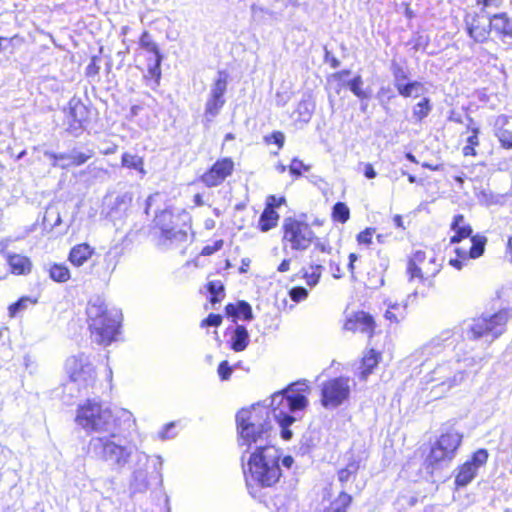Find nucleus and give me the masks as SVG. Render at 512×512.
I'll return each mask as SVG.
<instances>
[{"instance_id": "ddd939ff", "label": "nucleus", "mask_w": 512, "mask_h": 512, "mask_svg": "<svg viewBox=\"0 0 512 512\" xmlns=\"http://www.w3.org/2000/svg\"><path fill=\"white\" fill-rule=\"evenodd\" d=\"M488 456L486 449H479L474 452L471 459L466 461L459 468V472L455 478L456 485H468L475 478L478 469L486 464Z\"/></svg>"}, {"instance_id": "aec40b11", "label": "nucleus", "mask_w": 512, "mask_h": 512, "mask_svg": "<svg viewBox=\"0 0 512 512\" xmlns=\"http://www.w3.org/2000/svg\"><path fill=\"white\" fill-rule=\"evenodd\" d=\"M466 30L475 42H484L490 33V21L486 22L477 15H467L465 17Z\"/></svg>"}, {"instance_id": "37998d69", "label": "nucleus", "mask_w": 512, "mask_h": 512, "mask_svg": "<svg viewBox=\"0 0 512 512\" xmlns=\"http://www.w3.org/2000/svg\"><path fill=\"white\" fill-rule=\"evenodd\" d=\"M121 257V251L115 246L110 248L104 255V263L106 265V270L111 274Z\"/></svg>"}, {"instance_id": "de8ad7c7", "label": "nucleus", "mask_w": 512, "mask_h": 512, "mask_svg": "<svg viewBox=\"0 0 512 512\" xmlns=\"http://www.w3.org/2000/svg\"><path fill=\"white\" fill-rule=\"evenodd\" d=\"M36 303H37L36 299H33L31 297H27V296L22 297L17 302H15L14 304H12L9 307V314H10L11 317H14V316H16L17 313H19L21 311H24L29 306H32V305H34Z\"/></svg>"}, {"instance_id": "c9c22d12", "label": "nucleus", "mask_w": 512, "mask_h": 512, "mask_svg": "<svg viewBox=\"0 0 512 512\" xmlns=\"http://www.w3.org/2000/svg\"><path fill=\"white\" fill-rule=\"evenodd\" d=\"M279 215L271 207H266L259 219V226L261 231L267 232L278 223Z\"/></svg>"}, {"instance_id": "5fc2aeb1", "label": "nucleus", "mask_w": 512, "mask_h": 512, "mask_svg": "<svg viewBox=\"0 0 512 512\" xmlns=\"http://www.w3.org/2000/svg\"><path fill=\"white\" fill-rule=\"evenodd\" d=\"M208 291L212 295L211 302L215 303L219 301L217 296L224 291L223 284L221 281H210L208 283Z\"/></svg>"}, {"instance_id": "5701e85b", "label": "nucleus", "mask_w": 512, "mask_h": 512, "mask_svg": "<svg viewBox=\"0 0 512 512\" xmlns=\"http://www.w3.org/2000/svg\"><path fill=\"white\" fill-rule=\"evenodd\" d=\"M140 46L146 51L155 55V63L152 67H150L149 70L153 76L159 77L161 74L160 66L163 57L159 51L158 45L152 40L150 34L147 31L143 32L140 38Z\"/></svg>"}, {"instance_id": "473e14b6", "label": "nucleus", "mask_w": 512, "mask_h": 512, "mask_svg": "<svg viewBox=\"0 0 512 512\" xmlns=\"http://www.w3.org/2000/svg\"><path fill=\"white\" fill-rule=\"evenodd\" d=\"M351 502L352 496L345 491H341L338 496L323 510V512H347Z\"/></svg>"}, {"instance_id": "774afa93", "label": "nucleus", "mask_w": 512, "mask_h": 512, "mask_svg": "<svg viewBox=\"0 0 512 512\" xmlns=\"http://www.w3.org/2000/svg\"><path fill=\"white\" fill-rule=\"evenodd\" d=\"M465 261L466 260L457 256V258H455V259H450L449 264L451 266H453L454 268H456L457 270H461Z\"/></svg>"}, {"instance_id": "c85d7f7f", "label": "nucleus", "mask_w": 512, "mask_h": 512, "mask_svg": "<svg viewBox=\"0 0 512 512\" xmlns=\"http://www.w3.org/2000/svg\"><path fill=\"white\" fill-rule=\"evenodd\" d=\"M7 261L11 267V271L14 274H28L31 271V261L28 257L20 254H9Z\"/></svg>"}, {"instance_id": "2f4dec72", "label": "nucleus", "mask_w": 512, "mask_h": 512, "mask_svg": "<svg viewBox=\"0 0 512 512\" xmlns=\"http://www.w3.org/2000/svg\"><path fill=\"white\" fill-rule=\"evenodd\" d=\"M248 343L249 334L247 329L242 325L236 326L231 338V348L235 352H240L246 349Z\"/></svg>"}, {"instance_id": "c756f323", "label": "nucleus", "mask_w": 512, "mask_h": 512, "mask_svg": "<svg viewBox=\"0 0 512 512\" xmlns=\"http://www.w3.org/2000/svg\"><path fill=\"white\" fill-rule=\"evenodd\" d=\"M378 362L379 354L374 349L368 350L361 360L359 367L360 377L365 380L372 373V370L377 366Z\"/></svg>"}, {"instance_id": "864d4df0", "label": "nucleus", "mask_w": 512, "mask_h": 512, "mask_svg": "<svg viewBox=\"0 0 512 512\" xmlns=\"http://www.w3.org/2000/svg\"><path fill=\"white\" fill-rule=\"evenodd\" d=\"M302 170L309 171L310 166L304 164L301 160L294 158L289 166L290 173L295 176H300L302 174Z\"/></svg>"}, {"instance_id": "338daca9", "label": "nucleus", "mask_w": 512, "mask_h": 512, "mask_svg": "<svg viewBox=\"0 0 512 512\" xmlns=\"http://www.w3.org/2000/svg\"><path fill=\"white\" fill-rule=\"evenodd\" d=\"M271 138L273 139L274 143H276L279 147L283 146L284 140H285V137H284L283 133H281V132H274L272 134Z\"/></svg>"}, {"instance_id": "9d476101", "label": "nucleus", "mask_w": 512, "mask_h": 512, "mask_svg": "<svg viewBox=\"0 0 512 512\" xmlns=\"http://www.w3.org/2000/svg\"><path fill=\"white\" fill-rule=\"evenodd\" d=\"M350 391V378L337 377L330 379L322 384L321 404L327 409H334L349 398Z\"/></svg>"}, {"instance_id": "a19ab883", "label": "nucleus", "mask_w": 512, "mask_h": 512, "mask_svg": "<svg viewBox=\"0 0 512 512\" xmlns=\"http://www.w3.org/2000/svg\"><path fill=\"white\" fill-rule=\"evenodd\" d=\"M226 310L228 314L242 316L245 320L252 319V309L247 302L241 301L236 306L229 304L227 305Z\"/></svg>"}, {"instance_id": "a878e982", "label": "nucleus", "mask_w": 512, "mask_h": 512, "mask_svg": "<svg viewBox=\"0 0 512 512\" xmlns=\"http://www.w3.org/2000/svg\"><path fill=\"white\" fill-rule=\"evenodd\" d=\"M451 229L455 232V235L451 237L450 242L458 243L464 238H468L472 234V228L469 224L464 221V216L461 214L455 215L451 223Z\"/></svg>"}, {"instance_id": "0eeeda50", "label": "nucleus", "mask_w": 512, "mask_h": 512, "mask_svg": "<svg viewBox=\"0 0 512 512\" xmlns=\"http://www.w3.org/2000/svg\"><path fill=\"white\" fill-rule=\"evenodd\" d=\"M508 318L507 310L499 311L491 316H481L465 323L464 332L470 339L490 336L491 340H494L504 332Z\"/></svg>"}, {"instance_id": "393cba45", "label": "nucleus", "mask_w": 512, "mask_h": 512, "mask_svg": "<svg viewBox=\"0 0 512 512\" xmlns=\"http://www.w3.org/2000/svg\"><path fill=\"white\" fill-rule=\"evenodd\" d=\"M429 257L427 256L425 251L417 250L415 251L408 260L407 264V275L409 282L415 281V276H421L420 266H423L427 263Z\"/></svg>"}, {"instance_id": "603ef678", "label": "nucleus", "mask_w": 512, "mask_h": 512, "mask_svg": "<svg viewBox=\"0 0 512 512\" xmlns=\"http://www.w3.org/2000/svg\"><path fill=\"white\" fill-rule=\"evenodd\" d=\"M132 194L124 192L115 198L113 209L118 211H126L132 202Z\"/></svg>"}, {"instance_id": "6e6d98bb", "label": "nucleus", "mask_w": 512, "mask_h": 512, "mask_svg": "<svg viewBox=\"0 0 512 512\" xmlns=\"http://www.w3.org/2000/svg\"><path fill=\"white\" fill-rule=\"evenodd\" d=\"M375 233V228H366L357 235V241L362 245H370Z\"/></svg>"}, {"instance_id": "cd10ccee", "label": "nucleus", "mask_w": 512, "mask_h": 512, "mask_svg": "<svg viewBox=\"0 0 512 512\" xmlns=\"http://www.w3.org/2000/svg\"><path fill=\"white\" fill-rule=\"evenodd\" d=\"M461 442L462 435L457 432H448L443 434L436 441V443L439 444V447L448 452V454H450L453 458Z\"/></svg>"}, {"instance_id": "f704fd0d", "label": "nucleus", "mask_w": 512, "mask_h": 512, "mask_svg": "<svg viewBox=\"0 0 512 512\" xmlns=\"http://www.w3.org/2000/svg\"><path fill=\"white\" fill-rule=\"evenodd\" d=\"M85 107L79 101L70 102L69 113L67 115L68 119H72L73 123L70 124L71 129L77 130L81 128L82 120L85 116Z\"/></svg>"}, {"instance_id": "bf43d9fd", "label": "nucleus", "mask_w": 512, "mask_h": 512, "mask_svg": "<svg viewBox=\"0 0 512 512\" xmlns=\"http://www.w3.org/2000/svg\"><path fill=\"white\" fill-rule=\"evenodd\" d=\"M218 374L222 380H228L232 374V368L227 361H222L218 366Z\"/></svg>"}, {"instance_id": "4d7b16f0", "label": "nucleus", "mask_w": 512, "mask_h": 512, "mask_svg": "<svg viewBox=\"0 0 512 512\" xmlns=\"http://www.w3.org/2000/svg\"><path fill=\"white\" fill-rule=\"evenodd\" d=\"M289 296L294 302H300L307 298L308 291L304 287H293L289 291Z\"/></svg>"}, {"instance_id": "423d86ee", "label": "nucleus", "mask_w": 512, "mask_h": 512, "mask_svg": "<svg viewBox=\"0 0 512 512\" xmlns=\"http://www.w3.org/2000/svg\"><path fill=\"white\" fill-rule=\"evenodd\" d=\"M467 361L468 359L460 360L459 358H453L438 363L430 372L429 381L435 382L436 387L442 392L450 391L466 380Z\"/></svg>"}, {"instance_id": "4c0bfd02", "label": "nucleus", "mask_w": 512, "mask_h": 512, "mask_svg": "<svg viewBox=\"0 0 512 512\" xmlns=\"http://www.w3.org/2000/svg\"><path fill=\"white\" fill-rule=\"evenodd\" d=\"M443 351V343L441 339H433L428 344L424 345L418 352V360L424 358L426 361L430 356L438 355Z\"/></svg>"}, {"instance_id": "f03ea898", "label": "nucleus", "mask_w": 512, "mask_h": 512, "mask_svg": "<svg viewBox=\"0 0 512 512\" xmlns=\"http://www.w3.org/2000/svg\"><path fill=\"white\" fill-rule=\"evenodd\" d=\"M89 447L99 460L116 472H122L137 458L141 464L146 460V452L133 441L118 435L117 430L105 436H93Z\"/></svg>"}, {"instance_id": "4468645a", "label": "nucleus", "mask_w": 512, "mask_h": 512, "mask_svg": "<svg viewBox=\"0 0 512 512\" xmlns=\"http://www.w3.org/2000/svg\"><path fill=\"white\" fill-rule=\"evenodd\" d=\"M442 264L437 261V258L434 254L429 256L427 263L423 266H420L421 276H415V280H418L421 284V287H416L414 291L407 296L409 300L411 297H415L418 294L425 295L426 289H431L434 287L435 282L434 278L441 271Z\"/></svg>"}, {"instance_id": "c03bdc74", "label": "nucleus", "mask_w": 512, "mask_h": 512, "mask_svg": "<svg viewBox=\"0 0 512 512\" xmlns=\"http://www.w3.org/2000/svg\"><path fill=\"white\" fill-rule=\"evenodd\" d=\"M314 103L309 99H303L299 102L296 113L298 118L304 122H308L314 111Z\"/></svg>"}, {"instance_id": "680f3d73", "label": "nucleus", "mask_w": 512, "mask_h": 512, "mask_svg": "<svg viewBox=\"0 0 512 512\" xmlns=\"http://www.w3.org/2000/svg\"><path fill=\"white\" fill-rule=\"evenodd\" d=\"M503 0H477L478 5H482L483 8H498Z\"/></svg>"}, {"instance_id": "58836bf2", "label": "nucleus", "mask_w": 512, "mask_h": 512, "mask_svg": "<svg viewBox=\"0 0 512 512\" xmlns=\"http://www.w3.org/2000/svg\"><path fill=\"white\" fill-rule=\"evenodd\" d=\"M423 84L418 81L404 82L397 87L398 93L403 97H418L423 92Z\"/></svg>"}, {"instance_id": "9b49d317", "label": "nucleus", "mask_w": 512, "mask_h": 512, "mask_svg": "<svg viewBox=\"0 0 512 512\" xmlns=\"http://www.w3.org/2000/svg\"><path fill=\"white\" fill-rule=\"evenodd\" d=\"M155 225L161 230L164 244H179L187 240V231L176 229L173 224V214L169 209L162 210L155 216Z\"/></svg>"}, {"instance_id": "49530a36", "label": "nucleus", "mask_w": 512, "mask_h": 512, "mask_svg": "<svg viewBox=\"0 0 512 512\" xmlns=\"http://www.w3.org/2000/svg\"><path fill=\"white\" fill-rule=\"evenodd\" d=\"M471 132H472V135H470L467 138V144L463 147V150H462L464 156H475L476 155L475 146L479 145V139H478L479 128L473 127V128H471Z\"/></svg>"}, {"instance_id": "2eb2a0df", "label": "nucleus", "mask_w": 512, "mask_h": 512, "mask_svg": "<svg viewBox=\"0 0 512 512\" xmlns=\"http://www.w3.org/2000/svg\"><path fill=\"white\" fill-rule=\"evenodd\" d=\"M233 169L234 162L230 158L220 159L202 175L201 180L207 187L218 186L232 174Z\"/></svg>"}, {"instance_id": "7ed1b4c3", "label": "nucleus", "mask_w": 512, "mask_h": 512, "mask_svg": "<svg viewBox=\"0 0 512 512\" xmlns=\"http://www.w3.org/2000/svg\"><path fill=\"white\" fill-rule=\"evenodd\" d=\"M308 390L309 386L306 381H297L271 396L270 406L273 416L281 428V436L284 440H290L293 436L289 427L297 420V417L292 414L303 411L308 405L306 397Z\"/></svg>"}, {"instance_id": "a18cd8bd", "label": "nucleus", "mask_w": 512, "mask_h": 512, "mask_svg": "<svg viewBox=\"0 0 512 512\" xmlns=\"http://www.w3.org/2000/svg\"><path fill=\"white\" fill-rule=\"evenodd\" d=\"M350 217V210L343 202H337L332 209V218L339 223H346Z\"/></svg>"}, {"instance_id": "f3484780", "label": "nucleus", "mask_w": 512, "mask_h": 512, "mask_svg": "<svg viewBox=\"0 0 512 512\" xmlns=\"http://www.w3.org/2000/svg\"><path fill=\"white\" fill-rule=\"evenodd\" d=\"M93 155L94 152L92 150H88L87 152H80L74 149L69 153L60 154L48 151L45 152V156L53 160L52 165L62 169H66L70 166H80L87 162Z\"/></svg>"}, {"instance_id": "6e6552de", "label": "nucleus", "mask_w": 512, "mask_h": 512, "mask_svg": "<svg viewBox=\"0 0 512 512\" xmlns=\"http://www.w3.org/2000/svg\"><path fill=\"white\" fill-rule=\"evenodd\" d=\"M283 245L295 251H304L316 238L310 225L292 217L285 218L282 224Z\"/></svg>"}, {"instance_id": "ea45409f", "label": "nucleus", "mask_w": 512, "mask_h": 512, "mask_svg": "<svg viewBox=\"0 0 512 512\" xmlns=\"http://www.w3.org/2000/svg\"><path fill=\"white\" fill-rule=\"evenodd\" d=\"M359 469V463L356 460L350 461L347 466L338 471V480L345 486L350 480H354Z\"/></svg>"}, {"instance_id": "3c124183", "label": "nucleus", "mask_w": 512, "mask_h": 512, "mask_svg": "<svg viewBox=\"0 0 512 512\" xmlns=\"http://www.w3.org/2000/svg\"><path fill=\"white\" fill-rule=\"evenodd\" d=\"M431 110L430 101L428 98H423L419 103H417L413 109V116L416 120L421 121L425 117L428 116Z\"/></svg>"}, {"instance_id": "e433bc0d", "label": "nucleus", "mask_w": 512, "mask_h": 512, "mask_svg": "<svg viewBox=\"0 0 512 512\" xmlns=\"http://www.w3.org/2000/svg\"><path fill=\"white\" fill-rule=\"evenodd\" d=\"M121 162L123 167L137 170L142 177L146 175V170L144 169V160L142 157L136 154L124 153L122 155Z\"/></svg>"}, {"instance_id": "0e129e2a", "label": "nucleus", "mask_w": 512, "mask_h": 512, "mask_svg": "<svg viewBox=\"0 0 512 512\" xmlns=\"http://www.w3.org/2000/svg\"><path fill=\"white\" fill-rule=\"evenodd\" d=\"M174 426H175V424L173 422L165 425L164 428L159 432V437L162 440L172 438L174 435H169V433H170V430L174 428Z\"/></svg>"}, {"instance_id": "4be33fe9", "label": "nucleus", "mask_w": 512, "mask_h": 512, "mask_svg": "<svg viewBox=\"0 0 512 512\" xmlns=\"http://www.w3.org/2000/svg\"><path fill=\"white\" fill-rule=\"evenodd\" d=\"M508 125L509 118L506 115H500L495 119L494 134L505 149L512 148V131L508 129Z\"/></svg>"}, {"instance_id": "20e7f679", "label": "nucleus", "mask_w": 512, "mask_h": 512, "mask_svg": "<svg viewBox=\"0 0 512 512\" xmlns=\"http://www.w3.org/2000/svg\"><path fill=\"white\" fill-rule=\"evenodd\" d=\"M75 422L87 433H95V436H105L118 427L112 411L96 400H86L78 406Z\"/></svg>"}, {"instance_id": "1a4fd4ad", "label": "nucleus", "mask_w": 512, "mask_h": 512, "mask_svg": "<svg viewBox=\"0 0 512 512\" xmlns=\"http://www.w3.org/2000/svg\"><path fill=\"white\" fill-rule=\"evenodd\" d=\"M65 369L70 380L80 389L93 387L96 382V369L89 355L79 352L67 358Z\"/></svg>"}, {"instance_id": "13d9d810", "label": "nucleus", "mask_w": 512, "mask_h": 512, "mask_svg": "<svg viewBox=\"0 0 512 512\" xmlns=\"http://www.w3.org/2000/svg\"><path fill=\"white\" fill-rule=\"evenodd\" d=\"M223 240H216L212 245H206L201 251V255L209 256L220 250L223 246Z\"/></svg>"}, {"instance_id": "69168bd1", "label": "nucleus", "mask_w": 512, "mask_h": 512, "mask_svg": "<svg viewBox=\"0 0 512 512\" xmlns=\"http://www.w3.org/2000/svg\"><path fill=\"white\" fill-rule=\"evenodd\" d=\"M284 201V198L277 199L275 196H270L268 198L267 207H271L274 209V207L280 206Z\"/></svg>"}, {"instance_id": "39448f33", "label": "nucleus", "mask_w": 512, "mask_h": 512, "mask_svg": "<svg viewBox=\"0 0 512 512\" xmlns=\"http://www.w3.org/2000/svg\"><path fill=\"white\" fill-rule=\"evenodd\" d=\"M87 317L91 334L99 344H110L120 325V314L117 310H108L105 303L96 298L88 303Z\"/></svg>"}, {"instance_id": "e2e57ef3", "label": "nucleus", "mask_w": 512, "mask_h": 512, "mask_svg": "<svg viewBox=\"0 0 512 512\" xmlns=\"http://www.w3.org/2000/svg\"><path fill=\"white\" fill-rule=\"evenodd\" d=\"M362 165L364 167L363 173H364L366 178L373 179V178H375L377 176V173L374 170L372 164H370V163H362Z\"/></svg>"}, {"instance_id": "412c9836", "label": "nucleus", "mask_w": 512, "mask_h": 512, "mask_svg": "<svg viewBox=\"0 0 512 512\" xmlns=\"http://www.w3.org/2000/svg\"><path fill=\"white\" fill-rule=\"evenodd\" d=\"M471 243H472V245L469 248V250L462 248V247L456 248L455 252H456L457 256H459L460 258H462L464 260L477 259L480 256H482L485 251V245L487 243V238L483 235L477 234V235H474L471 237Z\"/></svg>"}, {"instance_id": "8fccbe9b", "label": "nucleus", "mask_w": 512, "mask_h": 512, "mask_svg": "<svg viewBox=\"0 0 512 512\" xmlns=\"http://www.w3.org/2000/svg\"><path fill=\"white\" fill-rule=\"evenodd\" d=\"M391 71L394 78V86L395 88L402 85L404 82L408 80V73L400 64L393 62L391 65Z\"/></svg>"}, {"instance_id": "a211bd4d", "label": "nucleus", "mask_w": 512, "mask_h": 512, "mask_svg": "<svg viewBox=\"0 0 512 512\" xmlns=\"http://www.w3.org/2000/svg\"><path fill=\"white\" fill-rule=\"evenodd\" d=\"M330 248H327L324 244L317 242L314 246V249L311 252V264H310V272H306L304 277L306 279V283L313 287L315 286L320 279L323 266L322 263L325 262L324 258H321V254L329 253Z\"/></svg>"}, {"instance_id": "f8f14e48", "label": "nucleus", "mask_w": 512, "mask_h": 512, "mask_svg": "<svg viewBox=\"0 0 512 512\" xmlns=\"http://www.w3.org/2000/svg\"><path fill=\"white\" fill-rule=\"evenodd\" d=\"M227 79V74L220 71L217 79L211 86L209 98L205 105V118L208 121L217 116L225 104L224 94L227 90Z\"/></svg>"}, {"instance_id": "7c9ffc66", "label": "nucleus", "mask_w": 512, "mask_h": 512, "mask_svg": "<svg viewBox=\"0 0 512 512\" xmlns=\"http://www.w3.org/2000/svg\"><path fill=\"white\" fill-rule=\"evenodd\" d=\"M490 28L498 33L512 36V21L506 13L495 14L490 19Z\"/></svg>"}, {"instance_id": "dca6fc26", "label": "nucleus", "mask_w": 512, "mask_h": 512, "mask_svg": "<svg viewBox=\"0 0 512 512\" xmlns=\"http://www.w3.org/2000/svg\"><path fill=\"white\" fill-rule=\"evenodd\" d=\"M150 456L146 453V460L141 464L138 458L127 468L131 470L129 489L132 493H143L149 488L147 466Z\"/></svg>"}, {"instance_id": "052dcab7", "label": "nucleus", "mask_w": 512, "mask_h": 512, "mask_svg": "<svg viewBox=\"0 0 512 512\" xmlns=\"http://www.w3.org/2000/svg\"><path fill=\"white\" fill-rule=\"evenodd\" d=\"M221 322L222 317L219 314H210L206 319L202 321V325L217 327L221 324Z\"/></svg>"}, {"instance_id": "6ab92c4d", "label": "nucleus", "mask_w": 512, "mask_h": 512, "mask_svg": "<svg viewBox=\"0 0 512 512\" xmlns=\"http://www.w3.org/2000/svg\"><path fill=\"white\" fill-rule=\"evenodd\" d=\"M374 320L369 314L360 311L350 317L344 324L345 330L360 332L371 337L374 331Z\"/></svg>"}, {"instance_id": "b1692460", "label": "nucleus", "mask_w": 512, "mask_h": 512, "mask_svg": "<svg viewBox=\"0 0 512 512\" xmlns=\"http://www.w3.org/2000/svg\"><path fill=\"white\" fill-rule=\"evenodd\" d=\"M384 305L386 306V311L384 313V317L386 320H389L393 323H399L406 316L407 303H399L390 298L384 300Z\"/></svg>"}, {"instance_id": "f257e3e1", "label": "nucleus", "mask_w": 512, "mask_h": 512, "mask_svg": "<svg viewBox=\"0 0 512 512\" xmlns=\"http://www.w3.org/2000/svg\"><path fill=\"white\" fill-rule=\"evenodd\" d=\"M268 418L267 408L260 404L241 409L236 415L239 445L241 448L245 447L243 454H250L243 470L247 488L254 498L258 497L257 487H271L281 477V453L271 444Z\"/></svg>"}, {"instance_id": "79ce46f5", "label": "nucleus", "mask_w": 512, "mask_h": 512, "mask_svg": "<svg viewBox=\"0 0 512 512\" xmlns=\"http://www.w3.org/2000/svg\"><path fill=\"white\" fill-rule=\"evenodd\" d=\"M48 271L50 278L56 282H66L70 279L69 269L63 264H53Z\"/></svg>"}, {"instance_id": "09e8293b", "label": "nucleus", "mask_w": 512, "mask_h": 512, "mask_svg": "<svg viewBox=\"0 0 512 512\" xmlns=\"http://www.w3.org/2000/svg\"><path fill=\"white\" fill-rule=\"evenodd\" d=\"M347 86L351 92L359 99H367L368 94L363 90V80L360 75L355 76L353 79L347 82Z\"/></svg>"}, {"instance_id": "72a5a7b5", "label": "nucleus", "mask_w": 512, "mask_h": 512, "mask_svg": "<svg viewBox=\"0 0 512 512\" xmlns=\"http://www.w3.org/2000/svg\"><path fill=\"white\" fill-rule=\"evenodd\" d=\"M452 459L453 457L450 454H448V452L439 447V444L435 442V444L431 448L430 454L428 455L426 461L428 463V466H431L433 470L440 463L450 462L452 461Z\"/></svg>"}, {"instance_id": "bb28decb", "label": "nucleus", "mask_w": 512, "mask_h": 512, "mask_svg": "<svg viewBox=\"0 0 512 512\" xmlns=\"http://www.w3.org/2000/svg\"><path fill=\"white\" fill-rule=\"evenodd\" d=\"M94 249L87 243L74 246L69 254V261L77 267L82 266L93 254Z\"/></svg>"}]
</instances>
